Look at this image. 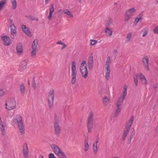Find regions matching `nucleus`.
Masks as SVG:
<instances>
[{
    "label": "nucleus",
    "mask_w": 158,
    "mask_h": 158,
    "mask_svg": "<svg viewBox=\"0 0 158 158\" xmlns=\"http://www.w3.org/2000/svg\"><path fill=\"white\" fill-rule=\"evenodd\" d=\"M105 32L107 37H110L112 34V31L108 27L106 28Z\"/></svg>",
    "instance_id": "393cba45"
},
{
    "label": "nucleus",
    "mask_w": 158,
    "mask_h": 158,
    "mask_svg": "<svg viewBox=\"0 0 158 158\" xmlns=\"http://www.w3.org/2000/svg\"><path fill=\"white\" fill-rule=\"evenodd\" d=\"M1 131L2 132V133L3 135H4V132L5 131V128L6 127V124L5 123L2 124L1 125Z\"/></svg>",
    "instance_id": "473e14b6"
},
{
    "label": "nucleus",
    "mask_w": 158,
    "mask_h": 158,
    "mask_svg": "<svg viewBox=\"0 0 158 158\" xmlns=\"http://www.w3.org/2000/svg\"><path fill=\"white\" fill-rule=\"evenodd\" d=\"M148 31H144L143 33V37H145V36L148 34Z\"/></svg>",
    "instance_id": "49530a36"
},
{
    "label": "nucleus",
    "mask_w": 158,
    "mask_h": 158,
    "mask_svg": "<svg viewBox=\"0 0 158 158\" xmlns=\"http://www.w3.org/2000/svg\"><path fill=\"white\" fill-rule=\"evenodd\" d=\"M134 118L133 116H132L131 117L130 119L127 123V126L126 127V128L130 129L132 125Z\"/></svg>",
    "instance_id": "412c9836"
},
{
    "label": "nucleus",
    "mask_w": 158,
    "mask_h": 158,
    "mask_svg": "<svg viewBox=\"0 0 158 158\" xmlns=\"http://www.w3.org/2000/svg\"><path fill=\"white\" fill-rule=\"evenodd\" d=\"M38 43V40L37 39H35L34 40L32 43V51L31 52L32 56L35 55L36 54Z\"/></svg>",
    "instance_id": "9b49d317"
},
{
    "label": "nucleus",
    "mask_w": 158,
    "mask_h": 158,
    "mask_svg": "<svg viewBox=\"0 0 158 158\" xmlns=\"http://www.w3.org/2000/svg\"><path fill=\"white\" fill-rule=\"evenodd\" d=\"M10 33L12 35V38H15L16 35V27L15 26V24L13 23L10 26Z\"/></svg>",
    "instance_id": "4468645a"
},
{
    "label": "nucleus",
    "mask_w": 158,
    "mask_h": 158,
    "mask_svg": "<svg viewBox=\"0 0 158 158\" xmlns=\"http://www.w3.org/2000/svg\"><path fill=\"white\" fill-rule=\"evenodd\" d=\"M9 22L11 24H12L13 23V20L11 19H10Z\"/></svg>",
    "instance_id": "3c124183"
},
{
    "label": "nucleus",
    "mask_w": 158,
    "mask_h": 158,
    "mask_svg": "<svg viewBox=\"0 0 158 158\" xmlns=\"http://www.w3.org/2000/svg\"><path fill=\"white\" fill-rule=\"evenodd\" d=\"M1 118L0 117V124L1 125V123H2V122L1 121Z\"/></svg>",
    "instance_id": "13d9d810"
},
{
    "label": "nucleus",
    "mask_w": 158,
    "mask_h": 158,
    "mask_svg": "<svg viewBox=\"0 0 158 158\" xmlns=\"http://www.w3.org/2000/svg\"><path fill=\"white\" fill-rule=\"evenodd\" d=\"M139 20L138 19V18H136L135 19V21H134V23H135V24H137L139 22Z\"/></svg>",
    "instance_id": "09e8293b"
},
{
    "label": "nucleus",
    "mask_w": 158,
    "mask_h": 158,
    "mask_svg": "<svg viewBox=\"0 0 158 158\" xmlns=\"http://www.w3.org/2000/svg\"><path fill=\"white\" fill-rule=\"evenodd\" d=\"M67 15H69L71 17H73V15L71 13V12L69 11L67 13H66Z\"/></svg>",
    "instance_id": "37998d69"
},
{
    "label": "nucleus",
    "mask_w": 158,
    "mask_h": 158,
    "mask_svg": "<svg viewBox=\"0 0 158 158\" xmlns=\"http://www.w3.org/2000/svg\"><path fill=\"white\" fill-rule=\"evenodd\" d=\"M149 58L147 56L144 57L143 59V63L145 67L149 71Z\"/></svg>",
    "instance_id": "6ab92c4d"
},
{
    "label": "nucleus",
    "mask_w": 158,
    "mask_h": 158,
    "mask_svg": "<svg viewBox=\"0 0 158 158\" xmlns=\"http://www.w3.org/2000/svg\"><path fill=\"white\" fill-rule=\"evenodd\" d=\"M137 77H138L140 80L142 81L143 83L146 85L148 84L147 81L146 77L142 73H139L137 75Z\"/></svg>",
    "instance_id": "aec40b11"
},
{
    "label": "nucleus",
    "mask_w": 158,
    "mask_h": 158,
    "mask_svg": "<svg viewBox=\"0 0 158 158\" xmlns=\"http://www.w3.org/2000/svg\"><path fill=\"white\" fill-rule=\"evenodd\" d=\"M138 77H137V75L135 76L134 77V81L136 86H137L138 84Z\"/></svg>",
    "instance_id": "f704fd0d"
},
{
    "label": "nucleus",
    "mask_w": 158,
    "mask_h": 158,
    "mask_svg": "<svg viewBox=\"0 0 158 158\" xmlns=\"http://www.w3.org/2000/svg\"><path fill=\"white\" fill-rule=\"evenodd\" d=\"M154 32L155 33H158V26L156 27L153 30Z\"/></svg>",
    "instance_id": "c03bdc74"
},
{
    "label": "nucleus",
    "mask_w": 158,
    "mask_h": 158,
    "mask_svg": "<svg viewBox=\"0 0 158 158\" xmlns=\"http://www.w3.org/2000/svg\"><path fill=\"white\" fill-rule=\"evenodd\" d=\"M88 62V68L89 69H91L93 67L94 63L93 56L92 54H91L89 56Z\"/></svg>",
    "instance_id": "dca6fc26"
},
{
    "label": "nucleus",
    "mask_w": 158,
    "mask_h": 158,
    "mask_svg": "<svg viewBox=\"0 0 158 158\" xmlns=\"http://www.w3.org/2000/svg\"><path fill=\"white\" fill-rule=\"evenodd\" d=\"M54 89H52L50 90L48 94V102L50 108H51L53 105L54 97Z\"/></svg>",
    "instance_id": "6e6552de"
},
{
    "label": "nucleus",
    "mask_w": 158,
    "mask_h": 158,
    "mask_svg": "<svg viewBox=\"0 0 158 158\" xmlns=\"http://www.w3.org/2000/svg\"><path fill=\"white\" fill-rule=\"evenodd\" d=\"M16 50L18 54L23 52V45L21 43H19L16 46Z\"/></svg>",
    "instance_id": "4be33fe9"
},
{
    "label": "nucleus",
    "mask_w": 158,
    "mask_h": 158,
    "mask_svg": "<svg viewBox=\"0 0 158 158\" xmlns=\"http://www.w3.org/2000/svg\"><path fill=\"white\" fill-rule=\"evenodd\" d=\"M28 85H29V84H30V83H29V79H28Z\"/></svg>",
    "instance_id": "0e129e2a"
},
{
    "label": "nucleus",
    "mask_w": 158,
    "mask_h": 158,
    "mask_svg": "<svg viewBox=\"0 0 158 158\" xmlns=\"http://www.w3.org/2000/svg\"><path fill=\"white\" fill-rule=\"evenodd\" d=\"M51 147L54 153L59 158H67L65 153L57 145L52 144L51 145Z\"/></svg>",
    "instance_id": "f257e3e1"
},
{
    "label": "nucleus",
    "mask_w": 158,
    "mask_h": 158,
    "mask_svg": "<svg viewBox=\"0 0 158 158\" xmlns=\"http://www.w3.org/2000/svg\"><path fill=\"white\" fill-rule=\"evenodd\" d=\"M121 108L120 107L117 106V109H116L114 114L115 117H117L119 113L121 111Z\"/></svg>",
    "instance_id": "c756f323"
},
{
    "label": "nucleus",
    "mask_w": 158,
    "mask_h": 158,
    "mask_svg": "<svg viewBox=\"0 0 158 158\" xmlns=\"http://www.w3.org/2000/svg\"><path fill=\"white\" fill-rule=\"evenodd\" d=\"M6 3V0H2L0 1V11L4 7V6Z\"/></svg>",
    "instance_id": "bb28decb"
},
{
    "label": "nucleus",
    "mask_w": 158,
    "mask_h": 158,
    "mask_svg": "<svg viewBox=\"0 0 158 158\" xmlns=\"http://www.w3.org/2000/svg\"><path fill=\"white\" fill-rule=\"evenodd\" d=\"M157 102H158V98L157 100Z\"/></svg>",
    "instance_id": "69168bd1"
},
{
    "label": "nucleus",
    "mask_w": 158,
    "mask_h": 158,
    "mask_svg": "<svg viewBox=\"0 0 158 158\" xmlns=\"http://www.w3.org/2000/svg\"><path fill=\"white\" fill-rule=\"evenodd\" d=\"M118 52L117 50L115 49L114 51V53H116V56L117 55V53Z\"/></svg>",
    "instance_id": "864d4df0"
},
{
    "label": "nucleus",
    "mask_w": 158,
    "mask_h": 158,
    "mask_svg": "<svg viewBox=\"0 0 158 158\" xmlns=\"http://www.w3.org/2000/svg\"><path fill=\"white\" fill-rule=\"evenodd\" d=\"M61 10H59V11L60 12V11H61Z\"/></svg>",
    "instance_id": "774afa93"
},
{
    "label": "nucleus",
    "mask_w": 158,
    "mask_h": 158,
    "mask_svg": "<svg viewBox=\"0 0 158 158\" xmlns=\"http://www.w3.org/2000/svg\"><path fill=\"white\" fill-rule=\"evenodd\" d=\"M54 10V8L53 4H52L51 5V7L50 8V12L49 15L48 16V19L49 20H51L52 19V16L53 14V13Z\"/></svg>",
    "instance_id": "5701e85b"
},
{
    "label": "nucleus",
    "mask_w": 158,
    "mask_h": 158,
    "mask_svg": "<svg viewBox=\"0 0 158 158\" xmlns=\"http://www.w3.org/2000/svg\"><path fill=\"white\" fill-rule=\"evenodd\" d=\"M94 114L92 111L90 112L87 120V127L89 132L92 131V129L93 127L94 123Z\"/></svg>",
    "instance_id": "39448f33"
},
{
    "label": "nucleus",
    "mask_w": 158,
    "mask_h": 158,
    "mask_svg": "<svg viewBox=\"0 0 158 158\" xmlns=\"http://www.w3.org/2000/svg\"><path fill=\"white\" fill-rule=\"evenodd\" d=\"M16 120L18 123L20 132L22 134H24L25 133L24 128L23 127V123L22 122V119L21 116L19 114H17L16 115V118L13 119V121L15 122Z\"/></svg>",
    "instance_id": "f03ea898"
},
{
    "label": "nucleus",
    "mask_w": 158,
    "mask_h": 158,
    "mask_svg": "<svg viewBox=\"0 0 158 158\" xmlns=\"http://www.w3.org/2000/svg\"><path fill=\"white\" fill-rule=\"evenodd\" d=\"M76 65L75 62L73 61L71 65V83L72 85H74L75 83L77 80V71Z\"/></svg>",
    "instance_id": "20e7f679"
},
{
    "label": "nucleus",
    "mask_w": 158,
    "mask_h": 158,
    "mask_svg": "<svg viewBox=\"0 0 158 158\" xmlns=\"http://www.w3.org/2000/svg\"><path fill=\"white\" fill-rule=\"evenodd\" d=\"M131 140L130 141V140H129L128 139V143L129 144H130L131 143Z\"/></svg>",
    "instance_id": "bf43d9fd"
},
{
    "label": "nucleus",
    "mask_w": 158,
    "mask_h": 158,
    "mask_svg": "<svg viewBox=\"0 0 158 158\" xmlns=\"http://www.w3.org/2000/svg\"><path fill=\"white\" fill-rule=\"evenodd\" d=\"M85 150V152L87 151L89 148L88 139H86L84 141Z\"/></svg>",
    "instance_id": "a878e982"
},
{
    "label": "nucleus",
    "mask_w": 158,
    "mask_h": 158,
    "mask_svg": "<svg viewBox=\"0 0 158 158\" xmlns=\"http://www.w3.org/2000/svg\"><path fill=\"white\" fill-rule=\"evenodd\" d=\"M35 20L38 21V18H37V17L35 18L34 20Z\"/></svg>",
    "instance_id": "052dcab7"
},
{
    "label": "nucleus",
    "mask_w": 158,
    "mask_h": 158,
    "mask_svg": "<svg viewBox=\"0 0 158 158\" xmlns=\"http://www.w3.org/2000/svg\"><path fill=\"white\" fill-rule=\"evenodd\" d=\"M110 63H107L106 62L105 68L106 69V71L105 78L107 80H108L109 79L110 70Z\"/></svg>",
    "instance_id": "f8f14e48"
},
{
    "label": "nucleus",
    "mask_w": 158,
    "mask_h": 158,
    "mask_svg": "<svg viewBox=\"0 0 158 158\" xmlns=\"http://www.w3.org/2000/svg\"><path fill=\"white\" fill-rule=\"evenodd\" d=\"M155 130L156 132L158 133V123L157 126Z\"/></svg>",
    "instance_id": "603ef678"
},
{
    "label": "nucleus",
    "mask_w": 158,
    "mask_h": 158,
    "mask_svg": "<svg viewBox=\"0 0 158 158\" xmlns=\"http://www.w3.org/2000/svg\"><path fill=\"white\" fill-rule=\"evenodd\" d=\"M135 131H132L131 133L130 136L129 137L131 138H133L135 136Z\"/></svg>",
    "instance_id": "58836bf2"
},
{
    "label": "nucleus",
    "mask_w": 158,
    "mask_h": 158,
    "mask_svg": "<svg viewBox=\"0 0 158 158\" xmlns=\"http://www.w3.org/2000/svg\"><path fill=\"white\" fill-rule=\"evenodd\" d=\"M49 0H45V4H47L49 2Z\"/></svg>",
    "instance_id": "6e6d98bb"
},
{
    "label": "nucleus",
    "mask_w": 158,
    "mask_h": 158,
    "mask_svg": "<svg viewBox=\"0 0 158 158\" xmlns=\"http://www.w3.org/2000/svg\"><path fill=\"white\" fill-rule=\"evenodd\" d=\"M69 10L68 9H65L63 10V12L64 13L66 14L67 13Z\"/></svg>",
    "instance_id": "8fccbe9b"
},
{
    "label": "nucleus",
    "mask_w": 158,
    "mask_h": 158,
    "mask_svg": "<svg viewBox=\"0 0 158 158\" xmlns=\"http://www.w3.org/2000/svg\"><path fill=\"white\" fill-rule=\"evenodd\" d=\"M98 141H97L96 143H94L93 144V150L94 152L95 153H97L98 151V148H97V143H98Z\"/></svg>",
    "instance_id": "7c9ffc66"
},
{
    "label": "nucleus",
    "mask_w": 158,
    "mask_h": 158,
    "mask_svg": "<svg viewBox=\"0 0 158 158\" xmlns=\"http://www.w3.org/2000/svg\"><path fill=\"white\" fill-rule=\"evenodd\" d=\"M57 44L63 45V44H64L61 41H60L57 42Z\"/></svg>",
    "instance_id": "de8ad7c7"
},
{
    "label": "nucleus",
    "mask_w": 158,
    "mask_h": 158,
    "mask_svg": "<svg viewBox=\"0 0 158 158\" xmlns=\"http://www.w3.org/2000/svg\"><path fill=\"white\" fill-rule=\"evenodd\" d=\"M143 16V14L142 13H140L139 15L136 18H138V19L140 21L142 19V17Z\"/></svg>",
    "instance_id": "4c0bfd02"
},
{
    "label": "nucleus",
    "mask_w": 158,
    "mask_h": 158,
    "mask_svg": "<svg viewBox=\"0 0 158 158\" xmlns=\"http://www.w3.org/2000/svg\"><path fill=\"white\" fill-rule=\"evenodd\" d=\"M131 36H132V35H131V33H128V34L127 35V40L125 42L126 43H127L130 40L131 37Z\"/></svg>",
    "instance_id": "72a5a7b5"
},
{
    "label": "nucleus",
    "mask_w": 158,
    "mask_h": 158,
    "mask_svg": "<svg viewBox=\"0 0 158 158\" xmlns=\"http://www.w3.org/2000/svg\"><path fill=\"white\" fill-rule=\"evenodd\" d=\"M111 59L110 56H109L107 57L106 60V62L107 63H110Z\"/></svg>",
    "instance_id": "a18cd8bd"
},
{
    "label": "nucleus",
    "mask_w": 158,
    "mask_h": 158,
    "mask_svg": "<svg viewBox=\"0 0 158 158\" xmlns=\"http://www.w3.org/2000/svg\"><path fill=\"white\" fill-rule=\"evenodd\" d=\"M4 93L3 90L1 89H0V96H3L4 95Z\"/></svg>",
    "instance_id": "79ce46f5"
},
{
    "label": "nucleus",
    "mask_w": 158,
    "mask_h": 158,
    "mask_svg": "<svg viewBox=\"0 0 158 158\" xmlns=\"http://www.w3.org/2000/svg\"><path fill=\"white\" fill-rule=\"evenodd\" d=\"M135 9L133 7L128 10L126 12L125 14V21H128L130 18L134 15V13Z\"/></svg>",
    "instance_id": "1a4fd4ad"
},
{
    "label": "nucleus",
    "mask_w": 158,
    "mask_h": 158,
    "mask_svg": "<svg viewBox=\"0 0 158 158\" xmlns=\"http://www.w3.org/2000/svg\"><path fill=\"white\" fill-rule=\"evenodd\" d=\"M130 130V129L125 128V130L124 131V133L122 137V140L123 141H124L125 139L126 138Z\"/></svg>",
    "instance_id": "b1692460"
},
{
    "label": "nucleus",
    "mask_w": 158,
    "mask_h": 158,
    "mask_svg": "<svg viewBox=\"0 0 158 158\" xmlns=\"http://www.w3.org/2000/svg\"><path fill=\"white\" fill-rule=\"evenodd\" d=\"M157 2L158 3V0H156Z\"/></svg>",
    "instance_id": "338daca9"
},
{
    "label": "nucleus",
    "mask_w": 158,
    "mask_h": 158,
    "mask_svg": "<svg viewBox=\"0 0 158 158\" xmlns=\"http://www.w3.org/2000/svg\"><path fill=\"white\" fill-rule=\"evenodd\" d=\"M11 2L13 6V9H15L17 6V2L16 0H11Z\"/></svg>",
    "instance_id": "2f4dec72"
},
{
    "label": "nucleus",
    "mask_w": 158,
    "mask_h": 158,
    "mask_svg": "<svg viewBox=\"0 0 158 158\" xmlns=\"http://www.w3.org/2000/svg\"><path fill=\"white\" fill-rule=\"evenodd\" d=\"M26 17H27L28 19H31L32 20H34L35 18L32 15H30L28 16H26Z\"/></svg>",
    "instance_id": "a19ab883"
},
{
    "label": "nucleus",
    "mask_w": 158,
    "mask_h": 158,
    "mask_svg": "<svg viewBox=\"0 0 158 158\" xmlns=\"http://www.w3.org/2000/svg\"><path fill=\"white\" fill-rule=\"evenodd\" d=\"M23 153L25 157L27 158L28 156V148L27 147V144H25L23 147Z\"/></svg>",
    "instance_id": "a211bd4d"
},
{
    "label": "nucleus",
    "mask_w": 158,
    "mask_h": 158,
    "mask_svg": "<svg viewBox=\"0 0 158 158\" xmlns=\"http://www.w3.org/2000/svg\"><path fill=\"white\" fill-rule=\"evenodd\" d=\"M54 127L55 134L56 135H59L61 131V127L59 124V121L58 120L54 119Z\"/></svg>",
    "instance_id": "9d476101"
},
{
    "label": "nucleus",
    "mask_w": 158,
    "mask_h": 158,
    "mask_svg": "<svg viewBox=\"0 0 158 158\" xmlns=\"http://www.w3.org/2000/svg\"><path fill=\"white\" fill-rule=\"evenodd\" d=\"M27 60H24L19 65V70L20 71H24L27 68Z\"/></svg>",
    "instance_id": "f3484780"
},
{
    "label": "nucleus",
    "mask_w": 158,
    "mask_h": 158,
    "mask_svg": "<svg viewBox=\"0 0 158 158\" xmlns=\"http://www.w3.org/2000/svg\"><path fill=\"white\" fill-rule=\"evenodd\" d=\"M39 158H44V156L42 155H40L39 156Z\"/></svg>",
    "instance_id": "5fc2aeb1"
},
{
    "label": "nucleus",
    "mask_w": 158,
    "mask_h": 158,
    "mask_svg": "<svg viewBox=\"0 0 158 158\" xmlns=\"http://www.w3.org/2000/svg\"><path fill=\"white\" fill-rule=\"evenodd\" d=\"M21 27L23 32L27 35L29 37L31 36V34L29 28L27 27L26 25H23L21 26Z\"/></svg>",
    "instance_id": "2eb2a0df"
},
{
    "label": "nucleus",
    "mask_w": 158,
    "mask_h": 158,
    "mask_svg": "<svg viewBox=\"0 0 158 158\" xmlns=\"http://www.w3.org/2000/svg\"><path fill=\"white\" fill-rule=\"evenodd\" d=\"M132 139V138H130V137H129V139H129V140H130H130H131V139Z\"/></svg>",
    "instance_id": "e2e57ef3"
},
{
    "label": "nucleus",
    "mask_w": 158,
    "mask_h": 158,
    "mask_svg": "<svg viewBox=\"0 0 158 158\" xmlns=\"http://www.w3.org/2000/svg\"><path fill=\"white\" fill-rule=\"evenodd\" d=\"M90 44L91 45H94L95 44L97 43L98 41L97 40H90Z\"/></svg>",
    "instance_id": "c9c22d12"
},
{
    "label": "nucleus",
    "mask_w": 158,
    "mask_h": 158,
    "mask_svg": "<svg viewBox=\"0 0 158 158\" xmlns=\"http://www.w3.org/2000/svg\"><path fill=\"white\" fill-rule=\"evenodd\" d=\"M110 100L109 99L106 97L105 96L103 99V103L106 105H107L109 103Z\"/></svg>",
    "instance_id": "cd10ccee"
},
{
    "label": "nucleus",
    "mask_w": 158,
    "mask_h": 158,
    "mask_svg": "<svg viewBox=\"0 0 158 158\" xmlns=\"http://www.w3.org/2000/svg\"><path fill=\"white\" fill-rule=\"evenodd\" d=\"M63 46L62 48V49H63V48H64L66 47V45L65 44H63Z\"/></svg>",
    "instance_id": "4d7b16f0"
},
{
    "label": "nucleus",
    "mask_w": 158,
    "mask_h": 158,
    "mask_svg": "<svg viewBox=\"0 0 158 158\" xmlns=\"http://www.w3.org/2000/svg\"><path fill=\"white\" fill-rule=\"evenodd\" d=\"M127 85H125L123 87V94L122 97H120L118 99L117 103V106L121 107L122 106V103L123 102V101L125 98L126 97L127 95Z\"/></svg>",
    "instance_id": "0eeeda50"
},
{
    "label": "nucleus",
    "mask_w": 158,
    "mask_h": 158,
    "mask_svg": "<svg viewBox=\"0 0 158 158\" xmlns=\"http://www.w3.org/2000/svg\"><path fill=\"white\" fill-rule=\"evenodd\" d=\"M112 158H118V156H114L112 157Z\"/></svg>",
    "instance_id": "680f3d73"
},
{
    "label": "nucleus",
    "mask_w": 158,
    "mask_h": 158,
    "mask_svg": "<svg viewBox=\"0 0 158 158\" xmlns=\"http://www.w3.org/2000/svg\"><path fill=\"white\" fill-rule=\"evenodd\" d=\"M32 86L34 89H35L36 88L35 81V78L34 77L33 78Z\"/></svg>",
    "instance_id": "e433bc0d"
},
{
    "label": "nucleus",
    "mask_w": 158,
    "mask_h": 158,
    "mask_svg": "<svg viewBox=\"0 0 158 158\" xmlns=\"http://www.w3.org/2000/svg\"><path fill=\"white\" fill-rule=\"evenodd\" d=\"M6 108L8 110L13 109L16 106V101L14 98H8L5 104Z\"/></svg>",
    "instance_id": "7ed1b4c3"
},
{
    "label": "nucleus",
    "mask_w": 158,
    "mask_h": 158,
    "mask_svg": "<svg viewBox=\"0 0 158 158\" xmlns=\"http://www.w3.org/2000/svg\"><path fill=\"white\" fill-rule=\"evenodd\" d=\"M20 88L21 94L23 95L25 91V87L23 85H20Z\"/></svg>",
    "instance_id": "c85d7f7f"
},
{
    "label": "nucleus",
    "mask_w": 158,
    "mask_h": 158,
    "mask_svg": "<svg viewBox=\"0 0 158 158\" xmlns=\"http://www.w3.org/2000/svg\"><path fill=\"white\" fill-rule=\"evenodd\" d=\"M80 70L82 77L84 78H86L88 76V72L85 61H83L81 64Z\"/></svg>",
    "instance_id": "423d86ee"
},
{
    "label": "nucleus",
    "mask_w": 158,
    "mask_h": 158,
    "mask_svg": "<svg viewBox=\"0 0 158 158\" xmlns=\"http://www.w3.org/2000/svg\"><path fill=\"white\" fill-rule=\"evenodd\" d=\"M2 40L5 45L9 46L11 44L12 42L10 38L6 35L3 36L1 37Z\"/></svg>",
    "instance_id": "ddd939ff"
},
{
    "label": "nucleus",
    "mask_w": 158,
    "mask_h": 158,
    "mask_svg": "<svg viewBox=\"0 0 158 158\" xmlns=\"http://www.w3.org/2000/svg\"><path fill=\"white\" fill-rule=\"evenodd\" d=\"M49 158H56V157L53 153H51L49 155Z\"/></svg>",
    "instance_id": "ea45409f"
}]
</instances>
